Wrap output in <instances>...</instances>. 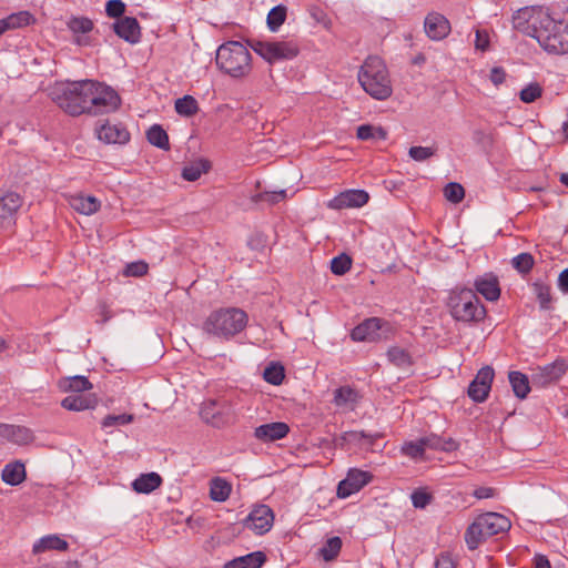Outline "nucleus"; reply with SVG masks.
<instances>
[{
	"label": "nucleus",
	"mask_w": 568,
	"mask_h": 568,
	"mask_svg": "<svg viewBox=\"0 0 568 568\" xmlns=\"http://www.w3.org/2000/svg\"><path fill=\"white\" fill-rule=\"evenodd\" d=\"M373 476L369 471L358 468H351L346 477L339 481L337 486V497L347 498L359 491L365 485L372 480Z\"/></svg>",
	"instance_id": "13"
},
{
	"label": "nucleus",
	"mask_w": 568,
	"mask_h": 568,
	"mask_svg": "<svg viewBox=\"0 0 568 568\" xmlns=\"http://www.w3.org/2000/svg\"><path fill=\"white\" fill-rule=\"evenodd\" d=\"M263 377L267 383L277 386L285 377L284 367L280 363H271L265 367Z\"/></svg>",
	"instance_id": "43"
},
{
	"label": "nucleus",
	"mask_w": 568,
	"mask_h": 568,
	"mask_svg": "<svg viewBox=\"0 0 568 568\" xmlns=\"http://www.w3.org/2000/svg\"><path fill=\"white\" fill-rule=\"evenodd\" d=\"M510 264L521 274L530 272L534 265V258L529 253H520L510 260Z\"/></svg>",
	"instance_id": "47"
},
{
	"label": "nucleus",
	"mask_w": 568,
	"mask_h": 568,
	"mask_svg": "<svg viewBox=\"0 0 568 568\" xmlns=\"http://www.w3.org/2000/svg\"><path fill=\"white\" fill-rule=\"evenodd\" d=\"M435 568H456V564L449 552H443L437 557Z\"/></svg>",
	"instance_id": "57"
},
{
	"label": "nucleus",
	"mask_w": 568,
	"mask_h": 568,
	"mask_svg": "<svg viewBox=\"0 0 568 568\" xmlns=\"http://www.w3.org/2000/svg\"><path fill=\"white\" fill-rule=\"evenodd\" d=\"M511 528V521L508 517L499 514V532H507Z\"/></svg>",
	"instance_id": "63"
},
{
	"label": "nucleus",
	"mask_w": 568,
	"mask_h": 568,
	"mask_svg": "<svg viewBox=\"0 0 568 568\" xmlns=\"http://www.w3.org/2000/svg\"><path fill=\"white\" fill-rule=\"evenodd\" d=\"M97 135L108 144H125L130 141V133L123 124L109 121L97 129Z\"/></svg>",
	"instance_id": "17"
},
{
	"label": "nucleus",
	"mask_w": 568,
	"mask_h": 568,
	"mask_svg": "<svg viewBox=\"0 0 568 568\" xmlns=\"http://www.w3.org/2000/svg\"><path fill=\"white\" fill-rule=\"evenodd\" d=\"M146 139L150 144L161 150L170 149L169 135L160 124H153L150 126L146 131Z\"/></svg>",
	"instance_id": "35"
},
{
	"label": "nucleus",
	"mask_w": 568,
	"mask_h": 568,
	"mask_svg": "<svg viewBox=\"0 0 568 568\" xmlns=\"http://www.w3.org/2000/svg\"><path fill=\"white\" fill-rule=\"evenodd\" d=\"M260 199L268 202L271 204H275L280 202L281 200L285 199L286 196V190H281L277 192H264L258 194Z\"/></svg>",
	"instance_id": "56"
},
{
	"label": "nucleus",
	"mask_w": 568,
	"mask_h": 568,
	"mask_svg": "<svg viewBox=\"0 0 568 568\" xmlns=\"http://www.w3.org/2000/svg\"><path fill=\"white\" fill-rule=\"evenodd\" d=\"M495 372L491 367L481 368L468 387V396L477 403L484 402L491 388Z\"/></svg>",
	"instance_id": "15"
},
{
	"label": "nucleus",
	"mask_w": 568,
	"mask_h": 568,
	"mask_svg": "<svg viewBox=\"0 0 568 568\" xmlns=\"http://www.w3.org/2000/svg\"><path fill=\"white\" fill-rule=\"evenodd\" d=\"M410 500L415 508L424 509L432 503L433 496L425 489L418 488L412 493Z\"/></svg>",
	"instance_id": "51"
},
{
	"label": "nucleus",
	"mask_w": 568,
	"mask_h": 568,
	"mask_svg": "<svg viewBox=\"0 0 568 568\" xmlns=\"http://www.w3.org/2000/svg\"><path fill=\"white\" fill-rule=\"evenodd\" d=\"M476 292L481 294L487 301H497V275L486 273L475 280Z\"/></svg>",
	"instance_id": "27"
},
{
	"label": "nucleus",
	"mask_w": 568,
	"mask_h": 568,
	"mask_svg": "<svg viewBox=\"0 0 568 568\" xmlns=\"http://www.w3.org/2000/svg\"><path fill=\"white\" fill-rule=\"evenodd\" d=\"M231 490V484L221 477H215L210 483V497L214 501H225L230 497Z\"/></svg>",
	"instance_id": "34"
},
{
	"label": "nucleus",
	"mask_w": 568,
	"mask_h": 568,
	"mask_svg": "<svg viewBox=\"0 0 568 568\" xmlns=\"http://www.w3.org/2000/svg\"><path fill=\"white\" fill-rule=\"evenodd\" d=\"M358 399L359 396L356 389L349 386H342L335 389L333 403L337 407L354 409V406L357 404Z\"/></svg>",
	"instance_id": "30"
},
{
	"label": "nucleus",
	"mask_w": 568,
	"mask_h": 568,
	"mask_svg": "<svg viewBox=\"0 0 568 568\" xmlns=\"http://www.w3.org/2000/svg\"><path fill=\"white\" fill-rule=\"evenodd\" d=\"M357 78L363 90L375 100H387L393 93L387 67L377 55H369L364 61Z\"/></svg>",
	"instance_id": "4"
},
{
	"label": "nucleus",
	"mask_w": 568,
	"mask_h": 568,
	"mask_svg": "<svg viewBox=\"0 0 568 568\" xmlns=\"http://www.w3.org/2000/svg\"><path fill=\"white\" fill-rule=\"evenodd\" d=\"M436 149L430 146H412L408 151L409 156L416 162H423L435 155Z\"/></svg>",
	"instance_id": "52"
},
{
	"label": "nucleus",
	"mask_w": 568,
	"mask_h": 568,
	"mask_svg": "<svg viewBox=\"0 0 568 568\" xmlns=\"http://www.w3.org/2000/svg\"><path fill=\"white\" fill-rule=\"evenodd\" d=\"M534 293L541 310H549L551 307V290L550 286L540 282L532 284Z\"/></svg>",
	"instance_id": "42"
},
{
	"label": "nucleus",
	"mask_w": 568,
	"mask_h": 568,
	"mask_svg": "<svg viewBox=\"0 0 568 568\" xmlns=\"http://www.w3.org/2000/svg\"><path fill=\"white\" fill-rule=\"evenodd\" d=\"M251 48L268 63L281 60H291L298 54V45L294 41H262L252 40Z\"/></svg>",
	"instance_id": "7"
},
{
	"label": "nucleus",
	"mask_w": 568,
	"mask_h": 568,
	"mask_svg": "<svg viewBox=\"0 0 568 568\" xmlns=\"http://www.w3.org/2000/svg\"><path fill=\"white\" fill-rule=\"evenodd\" d=\"M69 547L68 542L58 535H47L38 539L32 547V552L38 555L48 550L64 551Z\"/></svg>",
	"instance_id": "29"
},
{
	"label": "nucleus",
	"mask_w": 568,
	"mask_h": 568,
	"mask_svg": "<svg viewBox=\"0 0 568 568\" xmlns=\"http://www.w3.org/2000/svg\"><path fill=\"white\" fill-rule=\"evenodd\" d=\"M508 379L515 396L520 399L526 398L530 392L528 377L520 372H510Z\"/></svg>",
	"instance_id": "33"
},
{
	"label": "nucleus",
	"mask_w": 568,
	"mask_h": 568,
	"mask_svg": "<svg viewBox=\"0 0 568 568\" xmlns=\"http://www.w3.org/2000/svg\"><path fill=\"white\" fill-rule=\"evenodd\" d=\"M568 368L564 359H556L552 363L536 367L531 373V382L538 387H546L559 381Z\"/></svg>",
	"instance_id": "12"
},
{
	"label": "nucleus",
	"mask_w": 568,
	"mask_h": 568,
	"mask_svg": "<svg viewBox=\"0 0 568 568\" xmlns=\"http://www.w3.org/2000/svg\"><path fill=\"white\" fill-rule=\"evenodd\" d=\"M424 28L432 40L444 39L450 30L448 20L439 13H429L425 18Z\"/></svg>",
	"instance_id": "20"
},
{
	"label": "nucleus",
	"mask_w": 568,
	"mask_h": 568,
	"mask_svg": "<svg viewBox=\"0 0 568 568\" xmlns=\"http://www.w3.org/2000/svg\"><path fill=\"white\" fill-rule=\"evenodd\" d=\"M542 88L537 82H531L526 85L519 92V98L524 103L535 102L538 98L541 97Z\"/></svg>",
	"instance_id": "48"
},
{
	"label": "nucleus",
	"mask_w": 568,
	"mask_h": 568,
	"mask_svg": "<svg viewBox=\"0 0 568 568\" xmlns=\"http://www.w3.org/2000/svg\"><path fill=\"white\" fill-rule=\"evenodd\" d=\"M290 432V427L286 423L274 422L268 424L260 425L255 428L254 435L256 438L264 442H273L284 438Z\"/></svg>",
	"instance_id": "21"
},
{
	"label": "nucleus",
	"mask_w": 568,
	"mask_h": 568,
	"mask_svg": "<svg viewBox=\"0 0 568 568\" xmlns=\"http://www.w3.org/2000/svg\"><path fill=\"white\" fill-rule=\"evenodd\" d=\"M422 444H424L425 450L435 449L453 452L458 448V444L453 438L444 439L435 434L422 437Z\"/></svg>",
	"instance_id": "32"
},
{
	"label": "nucleus",
	"mask_w": 568,
	"mask_h": 568,
	"mask_svg": "<svg viewBox=\"0 0 568 568\" xmlns=\"http://www.w3.org/2000/svg\"><path fill=\"white\" fill-rule=\"evenodd\" d=\"M287 17V8L284 4H277L272 8L267 14L266 23L267 28L272 32L278 31L281 26L285 22Z\"/></svg>",
	"instance_id": "37"
},
{
	"label": "nucleus",
	"mask_w": 568,
	"mask_h": 568,
	"mask_svg": "<svg viewBox=\"0 0 568 568\" xmlns=\"http://www.w3.org/2000/svg\"><path fill=\"white\" fill-rule=\"evenodd\" d=\"M402 452L408 458H422L425 453L424 444H422V438L415 442L405 443L402 447Z\"/></svg>",
	"instance_id": "50"
},
{
	"label": "nucleus",
	"mask_w": 568,
	"mask_h": 568,
	"mask_svg": "<svg viewBox=\"0 0 568 568\" xmlns=\"http://www.w3.org/2000/svg\"><path fill=\"white\" fill-rule=\"evenodd\" d=\"M93 83L88 114L100 115L116 111L121 105V98L118 92L99 81L93 80Z\"/></svg>",
	"instance_id": "8"
},
{
	"label": "nucleus",
	"mask_w": 568,
	"mask_h": 568,
	"mask_svg": "<svg viewBox=\"0 0 568 568\" xmlns=\"http://www.w3.org/2000/svg\"><path fill=\"white\" fill-rule=\"evenodd\" d=\"M115 34L130 43L140 41L141 29L138 20L133 17H122L113 23Z\"/></svg>",
	"instance_id": "19"
},
{
	"label": "nucleus",
	"mask_w": 568,
	"mask_h": 568,
	"mask_svg": "<svg viewBox=\"0 0 568 568\" xmlns=\"http://www.w3.org/2000/svg\"><path fill=\"white\" fill-rule=\"evenodd\" d=\"M97 404L98 398L92 394H71L61 402L63 408L72 412L93 409Z\"/></svg>",
	"instance_id": "23"
},
{
	"label": "nucleus",
	"mask_w": 568,
	"mask_h": 568,
	"mask_svg": "<svg viewBox=\"0 0 568 568\" xmlns=\"http://www.w3.org/2000/svg\"><path fill=\"white\" fill-rule=\"evenodd\" d=\"M26 464H6L1 471L2 480L10 486L20 485L27 476Z\"/></svg>",
	"instance_id": "31"
},
{
	"label": "nucleus",
	"mask_w": 568,
	"mask_h": 568,
	"mask_svg": "<svg viewBox=\"0 0 568 568\" xmlns=\"http://www.w3.org/2000/svg\"><path fill=\"white\" fill-rule=\"evenodd\" d=\"M93 80L57 83L51 92L52 101L72 116L88 114Z\"/></svg>",
	"instance_id": "3"
},
{
	"label": "nucleus",
	"mask_w": 568,
	"mask_h": 568,
	"mask_svg": "<svg viewBox=\"0 0 568 568\" xmlns=\"http://www.w3.org/2000/svg\"><path fill=\"white\" fill-rule=\"evenodd\" d=\"M162 477L154 471L141 474L136 477L131 486L138 494H151L162 485Z\"/></svg>",
	"instance_id": "24"
},
{
	"label": "nucleus",
	"mask_w": 568,
	"mask_h": 568,
	"mask_svg": "<svg viewBox=\"0 0 568 568\" xmlns=\"http://www.w3.org/2000/svg\"><path fill=\"white\" fill-rule=\"evenodd\" d=\"M62 392L72 394H84V392L92 389V383L83 375H74L61 378L58 383Z\"/></svg>",
	"instance_id": "26"
},
{
	"label": "nucleus",
	"mask_w": 568,
	"mask_h": 568,
	"mask_svg": "<svg viewBox=\"0 0 568 568\" xmlns=\"http://www.w3.org/2000/svg\"><path fill=\"white\" fill-rule=\"evenodd\" d=\"M381 437L379 434H367L365 433L364 430H361V432H351L347 434V439L348 440H359L362 438H365V439H374V438H378Z\"/></svg>",
	"instance_id": "59"
},
{
	"label": "nucleus",
	"mask_w": 568,
	"mask_h": 568,
	"mask_svg": "<svg viewBox=\"0 0 568 568\" xmlns=\"http://www.w3.org/2000/svg\"><path fill=\"white\" fill-rule=\"evenodd\" d=\"M125 4L121 0H109L105 6V12L111 18H122Z\"/></svg>",
	"instance_id": "54"
},
{
	"label": "nucleus",
	"mask_w": 568,
	"mask_h": 568,
	"mask_svg": "<svg viewBox=\"0 0 568 568\" xmlns=\"http://www.w3.org/2000/svg\"><path fill=\"white\" fill-rule=\"evenodd\" d=\"M216 64L221 71L241 78L251 71V54L245 45L239 41H229L219 47Z\"/></svg>",
	"instance_id": "6"
},
{
	"label": "nucleus",
	"mask_w": 568,
	"mask_h": 568,
	"mask_svg": "<svg viewBox=\"0 0 568 568\" xmlns=\"http://www.w3.org/2000/svg\"><path fill=\"white\" fill-rule=\"evenodd\" d=\"M341 548L342 539L337 536L331 537L320 549V554L325 561H332L338 556Z\"/></svg>",
	"instance_id": "41"
},
{
	"label": "nucleus",
	"mask_w": 568,
	"mask_h": 568,
	"mask_svg": "<svg viewBox=\"0 0 568 568\" xmlns=\"http://www.w3.org/2000/svg\"><path fill=\"white\" fill-rule=\"evenodd\" d=\"M535 568H551L549 560L544 555H536L534 558Z\"/></svg>",
	"instance_id": "62"
},
{
	"label": "nucleus",
	"mask_w": 568,
	"mask_h": 568,
	"mask_svg": "<svg viewBox=\"0 0 568 568\" xmlns=\"http://www.w3.org/2000/svg\"><path fill=\"white\" fill-rule=\"evenodd\" d=\"M247 313L239 307H220L212 311L202 323V331L210 337L230 341L244 331Z\"/></svg>",
	"instance_id": "2"
},
{
	"label": "nucleus",
	"mask_w": 568,
	"mask_h": 568,
	"mask_svg": "<svg viewBox=\"0 0 568 568\" xmlns=\"http://www.w3.org/2000/svg\"><path fill=\"white\" fill-rule=\"evenodd\" d=\"M558 287L568 293V268H565L558 276Z\"/></svg>",
	"instance_id": "61"
},
{
	"label": "nucleus",
	"mask_w": 568,
	"mask_h": 568,
	"mask_svg": "<svg viewBox=\"0 0 568 568\" xmlns=\"http://www.w3.org/2000/svg\"><path fill=\"white\" fill-rule=\"evenodd\" d=\"M489 45V36L484 30H476L475 47L478 50L485 51Z\"/></svg>",
	"instance_id": "58"
},
{
	"label": "nucleus",
	"mask_w": 568,
	"mask_h": 568,
	"mask_svg": "<svg viewBox=\"0 0 568 568\" xmlns=\"http://www.w3.org/2000/svg\"><path fill=\"white\" fill-rule=\"evenodd\" d=\"M148 272V264L144 262H132L125 267V275L142 276Z\"/></svg>",
	"instance_id": "55"
},
{
	"label": "nucleus",
	"mask_w": 568,
	"mask_h": 568,
	"mask_svg": "<svg viewBox=\"0 0 568 568\" xmlns=\"http://www.w3.org/2000/svg\"><path fill=\"white\" fill-rule=\"evenodd\" d=\"M68 28L74 34H87L92 31L93 22L87 17H72L68 21Z\"/></svg>",
	"instance_id": "44"
},
{
	"label": "nucleus",
	"mask_w": 568,
	"mask_h": 568,
	"mask_svg": "<svg viewBox=\"0 0 568 568\" xmlns=\"http://www.w3.org/2000/svg\"><path fill=\"white\" fill-rule=\"evenodd\" d=\"M446 305L457 322L470 323L484 320L486 310L471 288L456 287L448 294Z\"/></svg>",
	"instance_id": "5"
},
{
	"label": "nucleus",
	"mask_w": 568,
	"mask_h": 568,
	"mask_svg": "<svg viewBox=\"0 0 568 568\" xmlns=\"http://www.w3.org/2000/svg\"><path fill=\"white\" fill-rule=\"evenodd\" d=\"M8 30H11L7 18L0 20V37Z\"/></svg>",
	"instance_id": "64"
},
{
	"label": "nucleus",
	"mask_w": 568,
	"mask_h": 568,
	"mask_svg": "<svg viewBox=\"0 0 568 568\" xmlns=\"http://www.w3.org/2000/svg\"><path fill=\"white\" fill-rule=\"evenodd\" d=\"M265 560L264 552L254 551L227 561L224 568H261Z\"/></svg>",
	"instance_id": "28"
},
{
	"label": "nucleus",
	"mask_w": 568,
	"mask_h": 568,
	"mask_svg": "<svg viewBox=\"0 0 568 568\" xmlns=\"http://www.w3.org/2000/svg\"><path fill=\"white\" fill-rule=\"evenodd\" d=\"M387 357L390 363L400 368H407L412 365V357L409 353L398 346H393L387 351Z\"/></svg>",
	"instance_id": "40"
},
{
	"label": "nucleus",
	"mask_w": 568,
	"mask_h": 568,
	"mask_svg": "<svg viewBox=\"0 0 568 568\" xmlns=\"http://www.w3.org/2000/svg\"><path fill=\"white\" fill-rule=\"evenodd\" d=\"M210 170V162L204 159H200L194 161L187 165H185L182 170V178L186 181H196L201 178L203 173H206Z\"/></svg>",
	"instance_id": "36"
},
{
	"label": "nucleus",
	"mask_w": 568,
	"mask_h": 568,
	"mask_svg": "<svg viewBox=\"0 0 568 568\" xmlns=\"http://www.w3.org/2000/svg\"><path fill=\"white\" fill-rule=\"evenodd\" d=\"M387 322L378 317H369L355 326L351 332V338L354 342H377L386 336L383 333Z\"/></svg>",
	"instance_id": "11"
},
{
	"label": "nucleus",
	"mask_w": 568,
	"mask_h": 568,
	"mask_svg": "<svg viewBox=\"0 0 568 568\" xmlns=\"http://www.w3.org/2000/svg\"><path fill=\"white\" fill-rule=\"evenodd\" d=\"M273 521V510L267 505H258L248 514L244 526L256 535H264L272 528Z\"/></svg>",
	"instance_id": "14"
},
{
	"label": "nucleus",
	"mask_w": 568,
	"mask_h": 568,
	"mask_svg": "<svg viewBox=\"0 0 568 568\" xmlns=\"http://www.w3.org/2000/svg\"><path fill=\"white\" fill-rule=\"evenodd\" d=\"M517 31L538 41L540 47L554 54L568 52V23L555 20L548 9L532 6L517 10L511 19Z\"/></svg>",
	"instance_id": "1"
},
{
	"label": "nucleus",
	"mask_w": 568,
	"mask_h": 568,
	"mask_svg": "<svg viewBox=\"0 0 568 568\" xmlns=\"http://www.w3.org/2000/svg\"><path fill=\"white\" fill-rule=\"evenodd\" d=\"M356 136L359 140H386L387 131L382 126L363 124L357 128Z\"/></svg>",
	"instance_id": "38"
},
{
	"label": "nucleus",
	"mask_w": 568,
	"mask_h": 568,
	"mask_svg": "<svg viewBox=\"0 0 568 568\" xmlns=\"http://www.w3.org/2000/svg\"><path fill=\"white\" fill-rule=\"evenodd\" d=\"M369 200V195L364 190H346L341 192L327 202V207L342 210L347 207H362Z\"/></svg>",
	"instance_id": "16"
},
{
	"label": "nucleus",
	"mask_w": 568,
	"mask_h": 568,
	"mask_svg": "<svg viewBox=\"0 0 568 568\" xmlns=\"http://www.w3.org/2000/svg\"><path fill=\"white\" fill-rule=\"evenodd\" d=\"M71 207L84 215L97 213L101 207V202L93 195L77 194L70 199Z\"/></svg>",
	"instance_id": "25"
},
{
	"label": "nucleus",
	"mask_w": 568,
	"mask_h": 568,
	"mask_svg": "<svg viewBox=\"0 0 568 568\" xmlns=\"http://www.w3.org/2000/svg\"><path fill=\"white\" fill-rule=\"evenodd\" d=\"M6 18L11 30L27 27L34 21L32 14L29 11H19L16 13H11Z\"/></svg>",
	"instance_id": "45"
},
{
	"label": "nucleus",
	"mask_w": 568,
	"mask_h": 568,
	"mask_svg": "<svg viewBox=\"0 0 568 568\" xmlns=\"http://www.w3.org/2000/svg\"><path fill=\"white\" fill-rule=\"evenodd\" d=\"M233 413V405L225 396L206 399L200 408L201 418L214 427H221L229 423Z\"/></svg>",
	"instance_id": "9"
},
{
	"label": "nucleus",
	"mask_w": 568,
	"mask_h": 568,
	"mask_svg": "<svg viewBox=\"0 0 568 568\" xmlns=\"http://www.w3.org/2000/svg\"><path fill=\"white\" fill-rule=\"evenodd\" d=\"M33 439L32 432L19 425L0 423V445L10 442L18 445L28 444Z\"/></svg>",
	"instance_id": "18"
},
{
	"label": "nucleus",
	"mask_w": 568,
	"mask_h": 568,
	"mask_svg": "<svg viewBox=\"0 0 568 568\" xmlns=\"http://www.w3.org/2000/svg\"><path fill=\"white\" fill-rule=\"evenodd\" d=\"M175 111L183 116H193L199 111V104L192 95H184L175 101Z\"/></svg>",
	"instance_id": "39"
},
{
	"label": "nucleus",
	"mask_w": 568,
	"mask_h": 568,
	"mask_svg": "<svg viewBox=\"0 0 568 568\" xmlns=\"http://www.w3.org/2000/svg\"><path fill=\"white\" fill-rule=\"evenodd\" d=\"M474 496L478 499L489 498L494 496V489L489 487H479L475 489Z\"/></svg>",
	"instance_id": "60"
},
{
	"label": "nucleus",
	"mask_w": 568,
	"mask_h": 568,
	"mask_svg": "<svg viewBox=\"0 0 568 568\" xmlns=\"http://www.w3.org/2000/svg\"><path fill=\"white\" fill-rule=\"evenodd\" d=\"M444 196L447 201L457 204L463 201L465 196V190L462 184L457 182H449L444 187Z\"/></svg>",
	"instance_id": "46"
},
{
	"label": "nucleus",
	"mask_w": 568,
	"mask_h": 568,
	"mask_svg": "<svg viewBox=\"0 0 568 568\" xmlns=\"http://www.w3.org/2000/svg\"><path fill=\"white\" fill-rule=\"evenodd\" d=\"M497 534V513L479 515L467 528L465 541L470 550L476 549L481 541Z\"/></svg>",
	"instance_id": "10"
},
{
	"label": "nucleus",
	"mask_w": 568,
	"mask_h": 568,
	"mask_svg": "<svg viewBox=\"0 0 568 568\" xmlns=\"http://www.w3.org/2000/svg\"><path fill=\"white\" fill-rule=\"evenodd\" d=\"M352 266V260L346 254L335 256L331 261V271L335 275H344Z\"/></svg>",
	"instance_id": "49"
},
{
	"label": "nucleus",
	"mask_w": 568,
	"mask_h": 568,
	"mask_svg": "<svg viewBox=\"0 0 568 568\" xmlns=\"http://www.w3.org/2000/svg\"><path fill=\"white\" fill-rule=\"evenodd\" d=\"M132 420L133 416L130 414L108 415L102 420V427L110 428L113 426L126 425Z\"/></svg>",
	"instance_id": "53"
},
{
	"label": "nucleus",
	"mask_w": 568,
	"mask_h": 568,
	"mask_svg": "<svg viewBox=\"0 0 568 568\" xmlns=\"http://www.w3.org/2000/svg\"><path fill=\"white\" fill-rule=\"evenodd\" d=\"M22 205V197L16 192H8L0 197V226L10 222Z\"/></svg>",
	"instance_id": "22"
}]
</instances>
